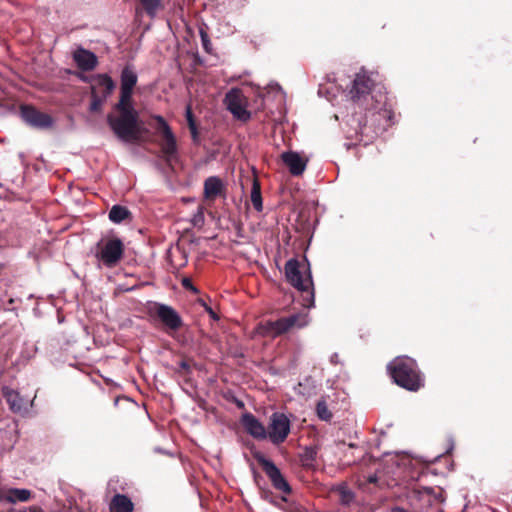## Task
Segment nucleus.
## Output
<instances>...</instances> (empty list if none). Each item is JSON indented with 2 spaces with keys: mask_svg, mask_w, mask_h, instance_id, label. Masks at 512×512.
Instances as JSON below:
<instances>
[{
  "mask_svg": "<svg viewBox=\"0 0 512 512\" xmlns=\"http://www.w3.org/2000/svg\"><path fill=\"white\" fill-rule=\"evenodd\" d=\"M5 496L6 494L4 495L3 491L0 490V501L5 500Z\"/></svg>",
  "mask_w": 512,
  "mask_h": 512,
  "instance_id": "obj_36",
  "label": "nucleus"
},
{
  "mask_svg": "<svg viewBox=\"0 0 512 512\" xmlns=\"http://www.w3.org/2000/svg\"><path fill=\"white\" fill-rule=\"evenodd\" d=\"M154 119L158 123L157 131L160 134V151L162 157L168 165L178 158V147L176 137L174 136L170 126L162 116H155Z\"/></svg>",
  "mask_w": 512,
  "mask_h": 512,
  "instance_id": "obj_7",
  "label": "nucleus"
},
{
  "mask_svg": "<svg viewBox=\"0 0 512 512\" xmlns=\"http://www.w3.org/2000/svg\"><path fill=\"white\" fill-rule=\"evenodd\" d=\"M241 424L245 431L257 440L267 438V429L265 426L251 413L247 412L241 416Z\"/></svg>",
  "mask_w": 512,
  "mask_h": 512,
  "instance_id": "obj_13",
  "label": "nucleus"
},
{
  "mask_svg": "<svg viewBox=\"0 0 512 512\" xmlns=\"http://www.w3.org/2000/svg\"><path fill=\"white\" fill-rule=\"evenodd\" d=\"M200 37H201V42H202V46H203L204 50L206 52H209L210 51L211 42H210V39H209V36H208L207 32L204 31L203 29H201L200 30Z\"/></svg>",
  "mask_w": 512,
  "mask_h": 512,
  "instance_id": "obj_30",
  "label": "nucleus"
},
{
  "mask_svg": "<svg viewBox=\"0 0 512 512\" xmlns=\"http://www.w3.org/2000/svg\"><path fill=\"white\" fill-rule=\"evenodd\" d=\"M125 245L118 237L101 239L96 245L95 257L107 268L116 267L124 257Z\"/></svg>",
  "mask_w": 512,
  "mask_h": 512,
  "instance_id": "obj_5",
  "label": "nucleus"
},
{
  "mask_svg": "<svg viewBox=\"0 0 512 512\" xmlns=\"http://www.w3.org/2000/svg\"><path fill=\"white\" fill-rule=\"evenodd\" d=\"M31 498V491L28 489L13 488L7 491L5 500L9 503L17 501L26 502Z\"/></svg>",
  "mask_w": 512,
  "mask_h": 512,
  "instance_id": "obj_22",
  "label": "nucleus"
},
{
  "mask_svg": "<svg viewBox=\"0 0 512 512\" xmlns=\"http://www.w3.org/2000/svg\"><path fill=\"white\" fill-rule=\"evenodd\" d=\"M352 101L360 108L371 111V120L376 123L375 133L385 131L392 124L393 112L387 107V96L376 89V84L365 73L356 74L350 90Z\"/></svg>",
  "mask_w": 512,
  "mask_h": 512,
  "instance_id": "obj_1",
  "label": "nucleus"
},
{
  "mask_svg": "<svg viewBox=\"0 0 512 512\" xmlns=\"http://www.w3.org/2000/svg\"><path fill=\"white\" fill-rule=\"evenodd\" d=\"M203 307H204L205 311L209 314V316L213 320H219L218 314L210 306H208L207 304L203 303Z\"/></svg>",
  "mask_w": 512,
  "mask_h": 512,
  "instance_id": "obj_34",
  "label": "nucleus"
},
{
  "mask_svg": "<svg viewBox=\"0 0 512 512\" xmlns=\"http://www.w3.org/2000/svg\"><path fill=\"white\" fill-rule=\"evenodd\" d=\"M155 315L169 333L178 331L184 325L179 313L169 305L156 303Z\"/></svg>",
  "mask_w": 512,
  "mask_h": 512,
  "instance_id": "obj_12",
  "label": "nucleus"
},
{
  "mask_svg": "<svg viewBox=\"0 0 512 512\" xmlns=\"http://www.w3.org/2000/svg\"><path fill=\"white\" fill-rule=\"evenodd\" d=\"M289 433V418L284 413H273L270 417V423L267 430V437L270 441L275 445H279L287 439Z\"/></svg>",
  "mask_w": 512,
  "mask_h": 512,
  "instance_id": "obj_10",
  "label": "nucleus"
},
{
  "mask_svg": "<svg viewBox=\"0 0 512 512\" xmlns=\"http://www.w3.org/2000/svg\"><path fill=\"white\" fill-rule=\"evenodd\" d=\"M137 74L129 65L125 66L120 75V89L121 90H134L137 84Z\"/></svg>",
  "mask_w": 512,
  "mask_h": 512,
  "instance_id": "obj_18",
  "label": "nucleus"
},
{
  "mask_svg": "<svg viewBox=\"0 0 512 512\" xmlns=\"http://www.w3.org/2000/svg\"><path fill=\"white\" fill-rule=\"evenodd\" d=\"M108 97L104 95H97L95 92V87H92L91 92V103H90V111L93 113H98L102 110L103 104L106 102Z\"/></svg>",
  "mask_w": 512,
  "mask_h": 512,
  "instance_id": "obj_27",
  "label": "nucleus"
},
{
  "mask_svg": "<svg viewBox=\"0 0 512 512\" xmlns=\"http://www.w3.org/2000/svg\"><path fill=\"white\" fill-rule=\"evenodd\" d=\"M308 323V314L298 312L287 317H282L276 321H266L259 329L262 335L267 337L280 336L293 328H303Z\"/></svg>",
  "mask_w": 512,
  "mask_h": 512,
  "instance_id": "obj_6",
  "label": "nucleus"
},
{
  "mask_svg": "<svg viewBox=\"0 0 512 512\" xmlns=\"http://www.w3.org/2000/svg\"><path fill=\"white\" fill-rule=\"evenodd\" d=\"M97 86L102 88V95L109 97L115 89V82L107 74H99L97 76Z\"/></svg>",
  "mask_w": 512,
  "mask_h": 512,
  "instance_id": "obj_24",
  "label": "nucleus"
},
{
  "mask_svg": "<svg viewBox=\"0 0 512 512\" xmlns=\"http://www.w3.org/2000/svg\"><path fill=\"white\" fill-rule=\"evenodd\" d=\"M250 199L254 209L258 212L262 211L263 203L261 196V186L257 179L253 180Z\"/></svg>",
  "mask_w": 512,
  "mask_h": 512,
  "instance_id": "obj_25",
  "label": "nucleus"
},
{
  "mask_svg": "<svg viewBox=\"0 0 512 512\" xmlns=\"http://www.w3.org/2000/svg\"><path fill=\"white\" fill-rule=\"evenodd\" d=\"M393 381L408 391H418L424 386V380L416 361L410 357H397L387 366Z\"/></svg>",
  "mask_w": 512,
  "mask_h": 512,
  "instance_id": "obj_3",
  "label": "nucleus"
},
{
  "mask_svg": "<svg viewBox=\"0 0 512 512\" xmlns=\"http://www.w3.org/2000/svg\"><path fill=\"white\" fill-rule=\"evenodd\" d=\"M114 110H136L133 106V91L121 90L119 101L114 105Z\"/></svg>",
  "mask_w": 512,
  "mask_h": 512,
  "instance_id": "obj_21",
  "label": "nucleus"
},
{
  "mask_svg": "<svg viewBox=\"0 0 512 512\" xmlns=\"http://www.w3.org/2000/svg\"><path fill=\"white\" fill-rule=\"evenodd\" d=\"M317 456V449L315 447H306L300 455V462L305 468H312Z\"/></svg>",
  "mask_w": 512,
  "mask_h": 512,
  "instance_id": "obj_26",
  "label": "nucleus"
},
{
  "mask_svg": "<svg viewBox=\"0 0 512 512\" xmlns=\"http://www.w3.org/2000/svg\"><path fill=\"white\" fill-rule=\"evenodd\" d=\"M1 393L12 412L23 413L27 410V402L17 391L9 388L8 386H3Z\"/></svg>",
  "mask_w": 512,
  "mask_h": 512,
  "instance_id": "obj_15",
  "label": "nucleus"
},
{
  "mask_svg": "<svg viewBox=\"0 0 512 512\" xmlns=\"http://www.w3.org/2000/svg\"><path fill=\"white\" fill-rule=\"evenodd\" d=\"M369 481L373 483L376 482V477H370Z\"/></svg>",
  "mask_w": 512,
  "mask_h": 512,
  "instance_id": "obj_37",
  "label": "nucleus"
},
{
  "mask_svg": "<svg viewBox=\"0 0 512 512\" xmlns=\"http://www.w3.org/2000/svg\"><path fill=\"white\" fill-rule=\"evenodd\" d=\"M108 218L111 222L119 224L125 220H132V213L130 210L122 205H113L109 211Z\"/></svg>",
  "mask_w": 512,
  "mask_h": 512,
  "instance_id": "obj_20",
  "label": "nucleus"
},
{
  "mask_svg": "<svg viewBox=\"0 0 512 512\" xmlns=\"http://www.w3.org/2000/svg\"><path fill=\"white\" fill-rule=\"evenodd\" d=\"M285 277L289 284L301 292L302 305L305 308L314 306L315 291L309 264L290 259L285 263Z\"/></svg>",
  "mask_w": 512,
  "mask_h": 512,
  "instance_id": "obj_2",
  "label": "nucleus"
},
{
  "mask_svg": "<svg viewBox=\"0 0 512 512\" xmlns=\"http://www.w3.org/2000/svg\"><path fill=\"white\" fill-rule=\"evenodd\" d=\"M141 9L150 17L154 18L158 11L163 8L162 0H138Z\"/></svg>",
  "mask_w": 512,
  "mask_h": 512,
  "instance_id": "obj_23",
  "label": "nucleus"
},
{
  "mask_svg": "<svg viewBox=\"0 0 512 512\" xmlns=\"http://www.w3.org/2000/svg\"><path fill=\"white\" fill-rule=\"evenodd\" d=\"M253 457L261 466L274 489L285 495L292 493V487L273 461L267 459L261 452H254Z\"/></svg>",
  "mask_w": 512,
  "mask_h": 512,
  "instance_id": "obj_8",
  "label": "nucleus"
},
{
  "mask_svg": "<svg viewBox=\"0 0 512 512\" xmlns=\"http://www.w3.org/2000/svg\"><path fill=\"white\" fill-rule=\"evenodd\" d=\"M226 188L223 181L217 176H210L204 181V198L214 201L218 197L225 196Z\"/></svg>",
  "mask_w": 512,
  "mask_h": 512,
  "instance_id": "obj_14",
  "label": "nucleus"
},
{
  "mask_svg": "<svg viewBox=\"0 0 512 512\" xmlns=\"http://www.w3.org/2000/svg\"><path fill=\"white\" fill-rule=\"evenodd\" d=\"M117 114L107 115V123L122 141L135 142L140 136L139 113L137 110H115Z\"/></svg>",
  "mask_w": 512,
  "mask_h": 512,
  "instance_id": "obj_4",
  "label": "nucleus"
},
{
  "mask_svg": "<svg viewBox=\"0 0 512 512\" xmlns=\"http://www.w3.org/2000/svg\"><path fill=\"white\" fill-rule=\"evenodd\" d=\"M188 128L190 130L193 142L198 143L199 142V132H198L197 124L196 123L191 124L190 126H188Z\"/></svg>",
  "mask_w": 512,
  "mask_h": 512,
  "instance_id": "obj_32",
  "label": "nucleus"
},
{
  "mask_svg": "<svg viewBox=\"0 0 512 512\" xmlns=\"http://www.w3.org/2000/svg\"><path fill=\"white\" fill-rule=\"evenodd\" d=\"M316 413L319 419L326 422L331 421L333 417L332 412L328 409L326 401L323 399L317 402Z\"/></svg>",
  "mask_w": 512,
  "mask_h": 512,
  "instance_id": "obj_28",
  "label": "nucleus"
},
{
  "mask_svg": "<svg viewBox=\"0 0 512 512\" xmlns=\"http://www.w3.org/2000/svg\"><path fill=\"white\" fill-rule=\"evenodd\" d=\"M281 159L292 175L299 176L305 171L306 161L297 152H284Z\"/></svg>",
  "mask_w": 512,
  "mask_h": 512,
  "instance_id": "obj_16",
  "label": "nucleus"
},
{
  "mask_svg": "<svg viewBox=\"0 0 512 512\" xmlns=\"http://www.w3.org/2000/svg\"><path fill=\"white\" fill-rule=\"evenodd\" d=\"M177 372L183 373V374H189L191 372V364L188 360H181L178 363Z\"/></svg>",
  "mask_w": 512,
  "mask_h": 512,
  "instance_id": "obj_29",
  "label": "nucleus"
},
{
  "mask_svg": "<svg viewBox=\"0 0 512 512\" xmlns=\"http://www.w3.org/2000/svg\"><path fill=\"white\" fill-rule=\"evenodd\" d=\"M73 58L78 68L82 71H91L98 63L96 55L83 48L77 49L74 52Z\"/></svg>",
  "mask_w": 512,
  "mask_h": 512,
  "instance_id": "obj_17",
  "label": "nucleus"
},
{
  "mask_svg": "<svg viewBox=\"0 0 512 512\" xmlns=\"http://www.w3.org/2000/svg\"><path fill=\"white\" fill-rule=\"evenodd\" d=\"M185 116H186L188 126L196 123V120H195V117H194V114L192 112V108L190 105H188L186 107Z\"/></svg>",
  "mask_w": 512,
  "mask_h": 512,
  "instance_id": "obj_31",
  "label": "nucleus"
},
{
  "mask_svg": "<svg viewBox=\"0 0 512 512\" xmlns=\"http://www.w3.org/2000/svg\"><path fill=\"white\" fill-rule=\"evenodd\" d=\"M21 117L25 123L36 129H50L54 125V119L47 113L41 112L31 105H22Z\"/></svg>",
  "mask_w": 512,
  "mask_h": 512,
  "instance_id": "obj_11",
  "label": "nucleus"
},
{
  "mask_svg": "<svg viewBox=\"0 0 512 512\" xmlns=\"http://www.w3.org/2000/svg\"><path fill=\"white\" fill-rule=\"evenodd\" d=\"M182 285L186 289H189V290H192L194 292H197V289L194 287L191 279H189V278H183L182 279Z\"/></svg>",
  "mask_w": 512,
  "mask_h": 512,
  "instance_id": "obj_33",
  "label": "nucleus"
},
{
  "mask_svg": "<svg viewBox=\"0 0 512 512\" xmlns=\"http://www.w3.org/2000/svg\"><path fill=\"white\" fill-rule=\"evenodd\" d=\"M132 501L123 494H116L110 502V512H133Z\"/></svg>",
  "mask_w": 512,
  "mask_h": 512,
  "instance_id": "obj_19",
  "label": "nucleus"
},
{
  "mask_svg": "<svg viewBox=\"0 0 512 512\" xmlns=\"http://www.w3.org/2000/svg\"><path fill=\"white\" fill-rule=\"evenodd\" d=\"M227 109L231 114L242 122H247L251 118V113L247 110V98L239 88H232L225 96L224 100Z\"/></svg>",
  "mask_w": 512,
  "mask_h": 512,
  "instance_id": "obj_9",
  "label": "nucleus"
},
{
  "mask_svg": "<svg viewBox=\"0 0 512 512\" xmlns=\"http://www.w3.org/2000/svg\"><path fill=\"white\" fill-rule=\"evenodd\" d=\"M289 512H304V511L300 507H295V508H291Z\"/></svg>",
  "mask_w": 512,
  "mask_h": 512,
  "instance_id": "obj_35",
  "label": "nucleus"
}]
</instances>
